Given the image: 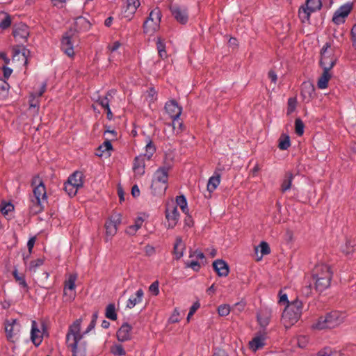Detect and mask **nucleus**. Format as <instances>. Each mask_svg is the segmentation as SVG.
<instances>
[{
	"mask_svg": "<svg viewBox=\"0 0 356 356\" xmlns=\"http://www.w3.org/2000/svg\"><path fill=\"white\" fill-rule=\"evenodd\" d=\"M165 109L173 120V127L175 129V121H177L181 115L182 108L178 105L175 100L172 99L165 103Z\"/></svg>",
	"mask_w": 356,
	"mask_h": 356,
	"instance_id": "1a4fd4ad",
	"label": "nucleus"
},
{
	"mask_svg": "<svg viewBox=\"0 0 356 356\" xmlns=\"http://www.w3.org/2000/svg\"><path fill=\"white\" fill-rule=\"evenodd\" d=\"M353 8V3H346L340 6L334 13L332 22L336 24H340L345 22V18L348 15Z\"/></svg>",
	"mask_w": 356,
	"mask_h": 356,
	"instance_id": "9d476101",
	"label": "nucleus"
},
{
	"mask_svg": "<svg viewBox=\"0 0 356 356\" xmlns=\"http://www.w3.org/2000/svg\"><path fill=\"white\" fill-rule=\"evenodd\" d=\"M145 155H139L136 156L134 160L133 170L136 174L140 176L145 173Z\"/></svg>",
	"mask_w": 356,
	"mask_h": 356,
	"instance_id": "412c9836",
	"label": "nucleus"
},
{
	"mask_svg": "<svg viewBox=\"0 0 356 356\" xmlns=\"http://www.w3.org/2000/svg\"><path fill=\"white\" fill-rule=\"evenodd\" d=\"M132 327L128 323H124L116 333L117 339L121 342L129 341L131 338Z\"/></svg>",
	"mask_w": 356,
	"mask_h": 356,
	"instance_id": "ddd939ff",
	"label": "nucleus"
},
{
	"mask_svg": "<svg viewBox=\"0 0 356 356\" xmlns=\"http://www.w3.org/2000/svg\"><path fill=\"white\" fill-rule=\"evenodd\" d=\"M305 124L300 118H296L295 120V132L301 136L304 134Z\"/></svg>",
	"mask_w": 356,
	"mask_h": 356,
	"instance_id": "8fccbe9b",
	"label": "nucleus"
},
{
	"mask_svg": "<svg viewBox=\"0 0 356 356\" xmlns=\"http://www.w3.org/2000/svg\"><path fill=\"white\" fill-rule=\"evenodd\" d=\"M332 275L326 274L325 277L317 278L315 280V289L317 291L322 292L330 285Z\"/></svg>",
	"mask_w": 356,
	"mask_h": 356,
	"instance_id": "4be33fe9",
	"label": "nucleus"
},
{
	"mask_svg": "<svg viewBox=\"0 0 356 356\" xmlns=\"http://www.w3.org/2000/svg\"><path fill=\"white\" fill-rule=\"evenodd\" d=\"M75 26L80 31H88L91 27L90 22L83 17H78L75 21Z\"/></svg>",
	"mask_w": 356,
	"mask_h": 356,
	"instance_id": "c85d7f7f",
	"label": "nucleus"
},
{
	"mask_svg": "<svg viewBox=\"0 0 356 356\" xmlns=\"http://www.w3.org/2000/svg\"><path fill=\"white\" fill-rule=\"evenodd\" d=\"M323 72L321 76L319 77L317 83V86L320 89H325L328 86V82L332 76L330 71L331 70L323 69Z\"/></svg>",
	"mask_w": 356,
	"mask_h": 356,
	"instance_id": "393cba45",
	"label": "nucleus"
},
{
	"mask_svg": "<svg viewBox=\"0 0 356 356\" xmlns=\"http://www.w3.org/2000/svg\"><path fill=\"white\" fill-rule=\"evenodd\" d=\"M355 242L350 240H347L344 245L341 247V251L346 255L349 256L354 252Z\"/></svg>",
	"mask_w": 356,
	"mask_h": 356,
	"instance_id": "c03bdc74",
	"label": "nucleus"
},
{
	"mask_svg": "<svg viewBox=\"0 0 356 356\" xmlns=\"http://www.w3.org/2000/svg\"><path fill=\"white\" fill-rule=\"evenodd\" d=\"M287 104V114L289 115L295 111L296 106V99L295 98H289L288 99Z\"/></svg>",
	"mask_w": 356,
	"mask_h": 356,
	"instance_id": "13d9d810",
	"label": "nucleus"
},
{
	"mask_svg": "<svg viewBox=\"0 0 356 356\" xmlns=\"http://www.w3.org/2000/svg\"><path fill=\"white\" fill-rule=\"evenodd\" d=\"M176 202L177 205L180 207L181 209L184 213H186L188 211L187 200L184 195L177 196Z\"/></svg>",
	"mask_w": 356,
	"mask_h": 356,
	"instance_id": "de8ad7c7",
	"label": "nucleus"
},
{
	"mask_svg": "<svg viewBox=\"0 0 356 356\" xmlns=\"http://www.w3.org/2000/svg\"><path fill=\"white\" fill-rule=\"evenodd\" d=\"M321 58L337 56L334 52V47H332L331 42H327L321 48L320 51Z\"/></svg>",
	"mask_w": 356,
	"mask_h": 356,
	"instance_id": "cd10ccee",
	"label": "nucleus"
},
{
	"mask_svg": "<svg viewBox=\"0 0 356 356\" xmlns=\"http://www.w3.org/2000/svg\"><path fill=\"white\" fill-rule=\"evenodd\" d=\"M302 310V302L298 298L286 305L282 315V321L286 327L295 324L300 318Z\"/></svg>",
	"mask_w": 356,
	"mask_h": 356,
	"instance_id": "f03ea898",
	"label": "nucleus"
},
{
	"mask_svg": "<svg viewBox=\"0 0 356 356\" xmlns=\"http://www.w3.org/2000/svg\"><path fill=\"white\" fill-rule=\"evenodd\" d=\"M109 99L107 96H105L104 97H99L98 99L97 100V102L104 108L106 109L109 106Z\"/></svg>",
	"mask_w": 356,
	"mask_h": 356,
	"instance_id": "bf43d9fd",
	"label": "nucleus"
},
{
	"mask_svg": "<svg viewBox=\"0 0 356 356\" xmlns=\"http://www.w3.org/2000/svg\"><path fill=\"white\" fill-rule=\"evenodd\" d=\"M143 289H138L136 293V297H131L127 302V307L133 308L136 305L140 303L142 301V298L143 296Z\"/></svg>",
	"mask_w": 356,
	"mask_h": 356,
	"instance_id": "7c9ffc66",
	"label": "nucleus"
},
{
	"mask_svg": "<svg viewBox=\"0 0 356 356\" xmlns=\"http://www.w3.org/2000/svg\"><path fill=\"white\" fill-rule=\"evenodd\" d=\"M14 210V206L10 202H2L0 204V211L3 215H8L9 212Z\"/></svg>",
	"mask_w": 356,
	"mask_h": 356,
	"instance_id": "603ef678",
	"label": "nucleus"
},
{
	"mask_svg": "<svg viewBox=\"0 0 356 356\" xmlns=\"http://www.w3.org/2000/svg\"><path fill=\"white\" fill-rule=\"evenodd\" d=\"M143 222V219L141 217H138L135 220L134 225L129 226L126 232L129 235H134L137 230L141 227Z\"/></svg>",
	"mask_w": 356,
	"mask_h": 356,
	"instance_id": "c9c22d12",
	"label": "nucleus"
},
{
	"mask_svg": "<svg viewBox=\"0 0 356 356\" xmlns=\"http://www.w3.org/2000/svg\"><path fill=\"white\" fill-rule=\"evenodd\" d=\"M81 321V318L76 319L69 327L66 334V343L67 347L71 348L72 356H86V348L78 346L83 337V334L80 333Z\"/></svg>",
	"mask_w": 356,
	"mask_h": 356,
	"instance_id": "f257e3e1",
	"label": "nucleus"
},
{
	"mask_svg": "<svg viewBox=\"0 0 356 356\" xmlns=\"http://www.w3.org/2000/svg\"><path fill=\"white\" fill-rule=\"evenodd\" d=\"M327 273L332 275V272L328 265L324 264L316 265L312 271L313 280L325 277Z\"/></svg>",
	"mask_w": 356,
	"mask_h": 356,
	"instance_id": "f3484780",
	"label": "nucleus"
},
{
	"mask_svg": "<svg viewBox=\"0 0 356 356\" xmlns=\"http://www.w3.org/2000/svg\"><path fill=\"white\" fill-rule=\"evenodd\" d=\"M321 7L322 3L321 0H312V1H306L305 4L300 6L298 12V16L302 22H309L311 13L320 10Z\"/></svg>",
	"mask_w": 356,
	"mask_h": 356,
	"instance_id": "39448f33",
	"label": "nucleus"
},
{
	"mask_svg": "<svg viewBox=\"0 0 356 356\" xmlns=\"http://www.w3.org/2000/svg\"><path fill=\"white\" fill-rule=\"evenodd\" d=\"M44 264V259L42 258H38L35 260L31 261L30 263V269L35 270V269L42 266Z\"/></svg>",
	"mask_w": 356,
	"mask_h": 356,
	"instance_id": "e2e57ef3",
	"label": "nucleus"
},
{
	"mask_svg": "<svg viewBox=\"0 0 356 356\" xmlns=\"http://www.w3.org/2000/svg\"><path fill=\"white\" fill-rule=\"evenodd\" d=\"M266 334H264L263 331H259L257 335L255 336L251 341H250V348L253 351H257L264 347L265 345L264 341L266 339Z\"/></svg>",
	"mask_w": 356,
	"mask_h": 356,
	"instance_id": "a211bd4d",
	"label": "nucleus"
},
{
	"mask_svg": "<svg viewBox=\"0 0 356 356\" xmlns=\"http://www.w3.org/2000/svg\"><path fill=\"white\" fill-rule=\"evenodd\" d=\"M333 351L331 348L325 347L317 353V356H332Z\"/></svg>",
	"mask_w": 356,
	"mask_h": 356,
	"instance_id": "0e129e2a",
	"label": "nucleus"
},
{
	"mask_svg": "<svg viewBox=\"0 0 356 356\" xmlns=\"http://www.w3.org/2000/svg\"><path fill=\"white\" fill-rule=\"evenodd\" d=\"M145 252L146 255L149 257L154 254L156 252L155 248L150 245H147L145 246Z\"/></svg>",
	"mask_w": 356,
	"mask_h": 356,
	"instance_id": "774afa93",
	"label": "nucleus"
},
{
	"mask_svg": "<svg viewBox=\"0 0 356 356\" xmlns=\"http://www.w3.org/2000/svg\"><path fill=\"white\" fill-rule=\"evenodd\" d=\"M76 278L77 275L76 274H71L68 280L65 282L64 296H67V290L72 291L75 289Z\"/></svg>",
	"mask_w": 356,
	"mask_h": 356,
	"instance_id": "473e14b6",
	"label": "nucleus"
},
{
	"mask_svg": "<svg viewBox=\"0 0 356 356\" xmlns=\"http://www.w3.org/2000/svg\"><path fill=\"white\" fill-rule=\"evenodd\" d=\"M111 222H112L114 225H115L116 227L121 223V214L120 213H114L109 218Z\"/></svg>",
	"mask_w": 356,
	"mask_h": 356,
	"instance_id": "69168bd1",
	"label": "nucleus"
},
{
	"mask_svg": "<svg viewBox=\"0 0 356 356\" xmlns=\"http://www.w3.org/2000/svg\"><path fill=\"white\" fill-rule=\"evenodd\" d=\"M105 229L106 236L111 237L114 236L118 230V228L116 227L115 225L111 222L109 219L106 221Z\"/></svg>",
	"mask_w": 356,
	"mask_h": 356,
	"instance_id": "a18cd8bd",
	"label": "nucleus"
},
{
	"mask_svg": "<svg viewBox=\"0 0 356 356\" xmlns=\"http://www.w3.org/2000/svg\"><path fill=\"white\" fill-rule=\"evenodd\" d=\"M20 329V324L16 319L6 320L5 322V332L7 339L14 343V338L18 334Z\"/></svg>",
	"mask_w": 356,
	"mask_h": 356,
	"instance_id": "6e6552de",
	"label": "nucleus"
},
{
	"mask_svg": "<svg viewBox=\"0 0 356 356\" xmlns=\"http://www.w3.org/2000/svg\"><path fill=\"white\" fill-rule=\"evenodd\" d=\"M159 283L158 280L154 281L149 287V291L154 295L157 296L159 293Z\"/></svg>",
	"mask_w": 356,
	"mask_h": 356,
	"instance_id": "680f3d73",
	"label": "nucleus"
},
{
	"mask_svg": "<svg viewBox=\"0 0 356 356\" xmlns=\"http://www.w3.org/2000/svg\"><path fill=\"white\" fill-rule=\"evenodd\" d=\"M31 202L32 204L29 207V211L31 214L36 215L43 211L44 207L41 200H31Z\"/></svg>",
	"mask_w": 356,
	"mask_h": 356,
	"instance_id": "f704fd0d",
	"label": "nucleus"
},
{
	"mask_svg": "<svg viewBox=\"0 0 356 356\" xmlns=\"http://www.w3.org/2000/svg\"><path fill=\"white\" fill-rule=\"evenodd\" d=\"M40 332L37 323L35 321H33L31 325V339L33 344L36 346H38L42 342V339L38 335Z\"/></svg>",
	"mask_w": 356,
	"mask_h": 356,
	"instance_id": "bb28decb",
	"label": "nucleus"
},
{
	"mask_svg": "<svg viewBox=\"0 0 356 356\" xmlns=\"http://www.w3.org/2000/svg\"><path fill=\"white\" fill-rule=\"evenodd\" d=\"M218 314L220 316H226L230 312V307L228 305H221L218 308Z\"/></svg>",
	"mask_w": 356,
	"mask_h": 356,
	"instance_id": "864d4df0",
	"label": "nucleus"
},
{
	"mask_svg": "<svg viewBox=\"0 0 356 356\" xmlns=\"http://www.w3.org/2000/svg\"><path fill=\"white\" fill-rule=\"evenodd\" d=\"M161 17L162 14L158 7L152 10L143 25L144 33L153 34L158 31L160 27Z\"/></svg>",
	"mask_w": 356,
	"mask_h": 356,
	"instance_id": "20e7f679",
	"label": "nucleus"
},
{
	"mask_svg": "<svg viewBox=\"0 0 356 356\" xmlns=\"http://www.w3.org/2000/svg\"><path fill=\"white\" fill-rule=\"evenodd\" d=\"M186 268H191L195 272H199L201 268L200 263L197 261H187L185 263Z\"/></svg>",
	"mask_w": 356,
	"mask_h": 356,
	"instance_id": "5fc2aeb1",
	"label": "nucleus"
},
{
	"mask_svg": "<svg viewBox=\"0 0 356 356\" xmlns=\"http://www.w3.org/2000/svg\"><path fill=\"white\" fill-rule=\"evenodd\" d=\"M146 149V154L145 156H147V160H150L154 152H156V147L154 145L152 140L149 138V137H147V142L145 147Z\"/></svg>",
	"mask_w": 356,
	"mask_h": 356,
	"instance_id": "79ce46f5",
	"label": "nucleus"
},
{
	"mask_svg": "<svg viewBox=\"0 0 356 356\" xmlns=\"http://www.w3.org/2000/svg\"><path fill=\"white\" fill-rule=\"evenodd\" d=\"M9 84L5 79L0 78V100L5 99L8 95Z\"/></svg>",
	"mask_w": 356,
	"mask_h": 356,
	"instance_id": "ea45409f",
	"label": "nucleus"
},
{
	"mask_svg": "<svg viewBox=\"0 0 356 356\" xmlns=\"http://www.w3.org/2000/svg\"><path fill=\"white\" fill-rule=\"evenodd\" d=\"M220 182V174L215 171L214 175L211 177L207 184V191H209V197H211V193L216 190Z\"/></svg>",
	"mask_w": 356,
	"mask_h": 356,
	"instance_id": "b1692460",
	"label": "nucleus"
},
{
	"mask_svg": "<svg viewBox=\"0 0 356 356\" xmlns=\"http://www.w3.org/2000/svg\"><path fill=\"white\" fill-rule=\"evenodd\" d=\"M344 314L339 311H332L318 318L317 323L313 325L318 330L332 329L343 323Z\"/></svg>",
	"mask_w": 356,
	"mask_h": 356,
	"instance_id": "7ed1b4c3",
	"label": "nucleus"
},
{
	"mask_svg": "<svg viewBox=\"0 0 356 356\" xmlns=\"http://www.w3.org/2000/svg\"><path fill=\"white\" fill-rule=\"evenodd\" d=\"M13 275L15 280V281L19 284V286L26 289V291H29L28 284L25 280V277L23 274L19 275L18 273L17 269H15L13 272Z\"/></svg>",
	"mask_w": 356,
	"mask_h": 356,
	"instance_id": "4c0bfd02",
	"label": "nucleus"
},
{
	"mask_svg": "<svg viewBox=\"0 0 356 356\" xmlns=\"http://www.w3.org/2000/svg\"><path fill=\"white\" fill-rule=\"evenodd\" d=\"M140 5V3L139 0H127V6L130 11L129 15L131 13H135Z\"/></svg>",
	"mask_w": 356,
	"mask_h": 356,
	"instance_id": "3c124183",
	"label": "nucleus"
},
{
	"mask_svg": "<svg viewBox=\"0 0 356 356\" xmlns=\"http://www.w3.org/2000/svg\"><path fill=\"white\" fill-rule=\"evenodd\" d=\"M72 38L71 32H66L61 40V49L69 57H72L74 54Z\"/></svg>",
	"mask_w": 356,
	"mask_h": 356,
	"instance_id": "f8f14e48",
	"label": "nucleus"
},
{
	"mask_svg": "<svg viewBox=\"0 0 356 356\" xmlns=\"http://www.w3.org/2000/svg\"><path fill=\"white\" fill-rule=\"evenodd\" d=\"M200 304L199 302H195L193 303V305L191 307L190 311L187 316V321H189L191 316L195 313V312L200 308Z\"/></svg>",
	"mask_w": 356,
	"mask_h": 356,
	"instance_id": "052dcab7",
	"label": "nucleus"
},
{
	"mask_svg": "<svg viewBox=\"0 0 356 356\" xmlns=\"http://www.w3.org/2000/svg\"><path fill=\"white\" fill-rule=\"evenodd\" d=\"M168 188V185L163 183H159L156 185V186H153V181H152L151 189L152 193L154 195H161L165 193L166 189Z\"/></svg>",
	"mask_w": 356,
	"mask_h": 356,
	"instance_id": "a19ab883",
	"label": "nucleus"
},
{
	"mask_svg": "<svg viewBox=\"0 0 356 356\" xmlns=\"http://www.w3.org/2000/svg\"><path fill=\"white\" fill-rule=\"evenodd\" d=\"M291 146V140L289 135L282 134L279 138L278 147L281 150H286Z\"/></svg>",
	"mask_w": 356,
	"mask_h": 356,
	"instance_id": "72a5a7b5",
	"label": "nucleus"
},
{
	"mask_svg": "<svg viewBox=\"0 0 356 356\" xmlns=\"http://www.w3.org/2000/svg\"><path fill=\"white\" fill-rule=\"evenodd\" d=\"M156 48L158 54L161 59L167 58V53L165 51V44L161 38H158L156 41Z\"/></svg>",
	"mask_w": 356,
	"mask_h": 356,
	"instance_id": "e433bc0d",
	"label": "nucleus"
},
{
	"mask_svg": "<svg viewBox=\"0 0 356 356\" xmlns=\"http://www.w3.org/2000/svg\"><path fill=\"white\" fill-rule=\"evenodd\" d=\"M67 181L71 185L79 189L83 186V174L80 171H75L70 175Z\"/></svg>",
	"mask_w": 356,
	"mask_h": 356,
	"instance_id": "aec40b11",
	"label": "nucleus"
},
{
	"mask_svg": "<svg viewBox=\"0 0 356 356\" xmlns=\"http://www.w3.org/2000/svg\"><path fill=\"white\" fill-rule=\"evenodd\" d=\"M257 321L262 328L264 334H266V328L271 318V311L267 308L261 309L257 315Z\"/></svg>",
	"mask_w": 356,
	"mask_h": 356,
	"instance_id": "2eb2a0df",
	"label": "nucleus"
},
{
	"mask_svg": "<svg viewBox=\"0 0 356 356\" xmlns=\"http://www.w3.org/2000/svg\"><path fill=\"white\" fill-rule=\"evenodd\" d=\"M170 166H162L158 168L154 172V177L152 181H153V186H156L157 184L163 183L168 184V171Z\"/></svg>",
	"mask_w": 356,
	"mask_h": 356,
	"instance_id": "9b49d317",
	"label": "nucleus"
},
{
	"mask_svg": "<svg viewBox=\"0 0 356 356\" xmlns=\"http://www.w3.org/2000/svg\"><path fill=\"white\" fill-rule=\"evenodd\" d=\"M11 24V17L9 15L2 13L0 14V28L6 29Z\"/></svg>",
	"mask_w": 356,
	"mask_h": 356,
	"instance_id": "37998d69",
	"label": "nucleus"
},
{
	"mask_svg": "<svg viewBox=\"0 0 356 356\" xmlns=\"http://www.w3.org/2000/svg\"><path fill=\"white\" fill-rule=\"evenodd\" d=\"M170 10L175 20L181 24H186L188 21V10L186 6L171 5Z\"/></svg>",
	"mask_w": 356,
	"mask_h": 356,
	"instance_id": "423d86ee",
	"label": "nucleus"
},
{
	"mask_svg": "<svg viewBox=\"0 0 356 356\" xmlns=\"http://www.w3.org/2000/svg\"><path fill=\"white\" fill-rule=\"evenodd\" d=\"M111 353L115 356H123L126 355V351L122 345L115 344L111 347Z\"/></svg>",
	"mask_w": 356,
	"mask_h": 356,
	"instance_id": "49530a36",
	"label": "nucleus"
},
{
	"mask_svg": "<svg viewBox=\"0 0 356 356\" xmlns=\"http://www.w3.org/2000/svg\"><path fill=\"white\" fill-rule=\"evenodd\" d=\"M184 249V245L182 243L181 238H177L176 242L173 247V253L175 255L177 260L179 259L183 256V250Z\"/></svg>",
	"mask_w": 356,
	"mask_h": 356,
	"instance_id": "c756f323",
	"label": "nucleus"
},
{
	"mask_svg": "<svg viewBox=\"0 0 356 356\" xmlns=\"http://www.w3.org/2000/svg\"><path fill=\"white\" fill-rule=\"evenodd\" d=\"M113 149V146L110 140H105L102 145H101L97 151H101L102 152H104V151H109Z\"/></svg>",
	"mask_w": 356,
	"mask_h": 356,
	"instance_id": "4d7b16f0",
	"label": "nucleus"
},
{
	"mask_svg": "<svg viewBox=\"0 0 356 356\" xmlns=\"http://www.w3.org/2000/svg\"><path fill=\"white\" fill-rule=\"evenodd\" d=\"M293 179V175L291 172H287L285 174L284 179L281 185V191L282 193H285L286 191L290 189L291 183Z\"/></svg>",
	"mask_w": 356,
	"mask_h": 356,
	"instance_id": "2f4dec72",
	"label": "nucleus"
},
{
	"mask_svg": "<svg viewBox=\"0 0 356 356\" xmlns=\"http://www.w3.org/2000/svg\"><path fill=\"white\" fill-rule=\"evenodd\" d=\"M301 95L308 101L315 97V87L309 81L302 83L301 86Z\"/></svg>",
	"mask_w": 356,
	"mask_h": 356,
	"instance_id": "6ab92c4d",
	"label": "nucleus"
},
{
	"mask_svg": "<svg viewBox=\"0 0 356 356\" xmlns=\"http://www.w3.org/2000/svg\"><path fill=\"white\" fill-rule=\"evenodd\" d=\"M31 186L33 188V196L35 200H44L47 199L45 186L38 175L34 176L31 181Z\"/></svg>",
	"mask_w": 356,
	"mask_h": 356,
	"instance_id": "0eeeda50",
	"label": "nucleus"
},
{
	"mask_svg": "<svg viewBox=\"0 0 356 356\" xmlns=\"http://www.w3.org/2000/svg\"><path fill=\"white\" fill-rule=\"evenodd\" d=\"M165 217L168 221V228H173L177 225L179 217L177 207H168L165 211Z\"/></svg>",
	"mask_w": 356,
	"mask_h": 356,
	"instance_id": "dca6fc26",
	"label": "nucleus"
},
{
	"mask_svg": "<svg viewBox=\"0 0 356 356\" xmlns=\"http://www.w3.org/2000/svg\"><path fill=\"white\" fill-rule=\"evenodd\" d=\"M105 316L112 321L117 319V314L115 310V306L113 303L108 304L106 307Z\"/></svg>",
	"mask_w": 356,
	"mask_h": 356,
	"instance_id": "58836bf2",
	"label": "nucleus"
},
{
	"mask_svg": "<svg viewBox=\"0 0 356 356\" xmlns=\"http://www.w3.org/2000/svg\"><path fill=\"white\" fill-rule=\"evenodd\" d=\"M338 60L337 56H332L330 58H321L319 65L323 69L332 70Z\"/></svg>",
	"mask_w": 356,
	"mask_h": 356,
	"instance_id": "a878e982",
	"label": "nucleus"
},
{
	"mask_svg": "<svg viewBox=\"0 0 356 356\" xmlns=\"http://www.w3.org/2000/svg\"><path fill=\"white\" fill-rule=\"evenodd\" d=\"M13 35L15 38L26 39L29 35V27L25 24L15 25L13 28Z\"/></svg>",
	"mask_w": 356,
	"mask_h": 356,
	"instance_id": "5701e85b",
	"label": "nucleus"
},
{
	"mask_svg": "<svg viewBox=\"0 0 356 356\" xmlns=\"http://www.w3.org/2000/svg\"><path fill=\"white\" fill-rule=\"evenodd\" d=\"M259 247L261 249V257L270 254V248L267 242L261 241L259 244Z\"/></svg>",
	"mask_w": 356,
	"mask_h": 356,
	"instance_id": "6e6d98bb",
	"label": "nucleus"
},
{
	"mask_svg": "<svg viewBox=\"0 0 356 356\" xmlns=\"http://www.w3.org/2000/svg\"><path fill=\"white\" fill-rule=\"evenodd\" d=\"M63 189L70 197H74V195H76L77 193V191L79 190L75 186H74L71 185L70 183H68L67 181H66L64 183Z\"/></svg>",
	"mask_w": 356,
	"mask_h": 356,
	"instance_id": "09e8293b",
	"label": "nucleus"
},
{
	"mask_svg": "<svg viewBox=\"0 0 356 356\" xmlns=\"http://www.w3.org/2000/svg\"><path fill=\"white\" fill-rule=\"evenodd\" d=\"M213 270L219 277H227L229 273V265L222 259H216L212 264Z\"/></svg>",
	"mask_w": 356,
	"mask_h": 356,
	"instance_id": "4468645a",
	"label": "nucleus"
},
{
	"mask_svg": "<svg viewBox=\"0 0 356 356\" xmlns=\"http://www.w3.org/2000/svg\"><path fill=\"white\" fill-rule=\"evenodd\" d=\"M279 296H280V300H279L280 304H283V305H290L291 302H289L288 300V297L286 293L282 294V291L280 290L279 292Z\"/></svg>",
	"mask_w": 356,
	"mask_h": 356,
	"instance_id": "338daca9",
	"label": "nucleus"
}]
</instances>
